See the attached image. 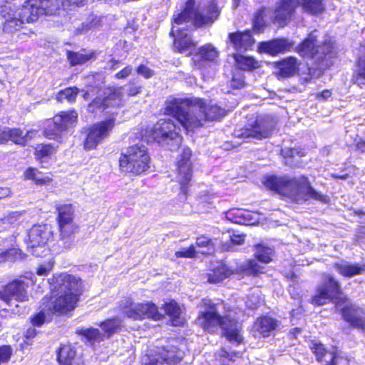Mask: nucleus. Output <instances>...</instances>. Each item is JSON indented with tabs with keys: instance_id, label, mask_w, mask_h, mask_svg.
<instances>
[{
	"instance_id": "obj_1",
	"label": "nucleus",
	"mask_w": 365,
	"mask_h": 365,
	"mask_svg": "<svg viewBox=\"0 0 365 365\" xmlns=\"http://www.w3.org/2000/svg\"><path fill=\"white\" fill-rule=\"evenodd\" d=\"M165 112L187 131L202 127L206 121L219 120L226 114L224 108L217 105L206 106L202 99L193 98L168 99Z\"/></svg>"
},
{
	"instance_id": "obj_2",
	"label": "nucleus",
	"mask_w": 365,
	"mask_h": 365,
	"mask_svg": "<svg viewBox=\"0 0 365 365\" xmlns=\"http://www.w3.org/2000/svg\"><path fill=\"white\" fill-rule=\"evenodd\" d=\"M219 15V9L214 2L210 3L205 10L200 6L196 7L195 0H187L184 10L174 19L170 33L175 37V48L182 53L194 47L195 44L190 36V29L212 24Z\"/></svg>"
},
{
	"instance_id": "obj_3",
	"label": "nucleus",
	"mask_w": 365,
	"mask_h": 365,
	"mask_svg": "<svg viewBox=\"0 0 365 365\" xmlns=\"http://www.w3.org/2000/svg\"><path fill=\"white\" fill-rule=\"evenodd\" d=\"M98 79V83L96 87L98 88L97 96L93 100V107L103 110H108L106 113L110 114L109 117L93 125V149L98 144L107 138L110 132L115 125V113L112 110L118 107L122 103L123 89L122 88L101 87L104 83V76L101 73L93 74V80Z\"/></svg>"
},
{
	"instance_id": "obj_4",
	"label": "nucleus",
	"mask_w": 365,
	"mask_h": 365,
	"mask_svg": "<svg viewBox=\"0 0 365 365\" xmlns=\"http://www.w3.org/2000/svg\"><path fill=\"white\" fill-rule=\"evenodd\" d=\"M264 185L270 190L289 197L297 203L314 200L327 203L329 198L327 195L315 190L308 178L304 175L290 178L287 176L270 175L264 178Z\"/></svg>"
},
{
	"instance_id": "obj_5",
	"label": "nucleus",
	"mask_w": 365,
	"mask_h": 365,
	"mask_svg": "<svg viewBox=\"0 0 365 365\" xmlns=\"http://www.w3.org/2000/svg\"><path fill=\"white\" fill-rule=\"evenodd\" d=\"M223 307L222 302L213 303L210 299H204L196 323L208 332H215L221 328L229 340L239 344L242 341L240 334V324L230 315L222 316L220 312Z\"/></svg>"
},
{
	"instance_id": "obj_6",
	"label": "nucleus",
	"mask_w": 365,
	"mask_h": 365,
	"mask_svg": "<svg viewBox=\"0 0 365 365\" xmlns=\"http://www.w3.org/2000/svg\"><path fill=\"white\" fill-rule=\"evenodd\" d=\"M50 284L52 293L58 297L49 306L48 311L62 315L73 310L78 300L81 281L71 274H61L53 276Z\"/></svg>"
},
{
	"instance_id": "obj_7",
	"label": "nucleus",
	"mask_w": 365,
	"mask_h": 365,
	"mask_svg": "<svg viewBox=\"0 0 365 365\" xmlns=\"http://www.w3.org/2000/svg\"><path fill=\"white\" fill-rule=\"evenodd\" d=\"M317 31H314L300 43L297 52L303 58L311 60L319 69H326L331 64L335 56L333 43L330 39L319 41Z\"/></svg>"
},
{
	"instance_id": "obj_8",
	"label": "nucleus",
	"mask_w": 365,
	"mask_h": 365,
	"mask_svg": "<svg viewBox=\"0 0 365 365\" xmlns=\"http://www.w3.org/2000/svg\"><path fill=\"white\" fill-rule=\"evenodd\" d=\"M298 6H301L303 11L311 15L319 14L325 9L323 0H279L274 11V21L284 26Z\"/></svg>"
},
{
	"instance_id": "obj_9",
	"label": "nucleus",
	"mask_w": 365,
	"mask_h": 365,
	"mask_svg": "<svg viewBox=\"0 0 365 365\" xmlns=\"http://www.w3.org/2000/svg\"><path fill=\"white\" fill-rule=\"evenodd\" d=\"M150 157L148 148L143 144L138 143L127 148L119 160L123 171L138 175L148 171L150 168Z\"/></svg>"
},
{
	"instance_id": "obj_10",
	"label": "nucleus",
	"mask_w": 365,
	"mask_h": 365,
	"mask_svg": "<svg viewBox=\"0 0 365 365\" xmlns=\"http://www.w3.org/2000/svg\"><path fill=\"white\" fill-rule=\"evenodd\" d=\"M78 114L75 110L62 111L46 122L44 135L49 139L63 142L76 126Z\"/></svg>"
},
{
	"instance_id": "obj_11",
	"label": "nucleus",
	"mask_w": 365,
	"mask_h": 365,
	"mask_svg": "<svg viewBox=\"0 0 365 365\" xmlns=\"http://www.w3.org/2000/svg\"><path fill=\"white\" fill-rule=\"evenodd\" d=\"M61 14L59 0H28L18 11L17 16L23 24L31 23L40 16Z\"/></svg>"
},
{
	"instance_id": "obj_12",
	"label": "nucleus",
	"mask_w": 365,
	"mask_h": 365,
	"mask_svg": "<svg viewBox=\"0 0 365 365\" xmlns=\"http://www.w3.org/2000/svg\"><path fill=\"white\" fill-rule=\"evenodd\" d=\"M178 130V127L172 119L160 120L150 131L154 140L170 150H177L181 142L182 137Z\"/></svg>"
},
{
	"instance_id": "obj_13",
	"label": "nucleus",
	"mask_w": 365,
	"mask_h": 365,
	"mask_svg": "<svg viewBox=\"0 0 365 365\" xmlns=\"http://www.w3.org/2000/svg\"><path fill=\"white\" fill-rule=\"evenodd\" d=\"M276 125L275 120L269 115L257 118L253 123H249L245 128L235 131L237 137L244 139H257L268 138Z\"/></svg>"
},
{
	"instance_id": "obj_14",
	"label": "nucleus",
	"mask_w": 365,
	"mask_h": 365,
	"mask_svg": "<svg viewBox=\"0 0 365 365\" xmlns=\"http://www.w3.org/2000/svg\"><path fill=\"white\" fill-rule=\"evenodd\" d=\"M119 307L127 317L134 320L145 318L160 320L163 317L152 302L134 304L130 299L125 298L120 302Z\"/></svg>"
},
{
	"instance_id": "obj_15",
	"label": "nucleus",
	"mask_w": 365,
	"mask_h": 365,
	"mask_svg": "<svg viewBox=\"0 0 365 365\" xmlns=\"http://www.w3.org/2000/svg\"><path fill=\"white\" fill-rule=\"evenodd\" d=\"M184 353L175 346L158 348L154 353L146 354L141 358V365H179Z\"/></svg>"
},
{
	"instance_id": "obj_16",
	"label": "nucleus",
	"mask_w": 365,
	"mask_h": 365,
	"mask_svg": "<svg viewBox=\"0 0 365 365\" xmlns=\"http://www.w3.org/2000/svg\"><path fill=\"white\" fill-rule=\"evenodd\" d=\"M341 292V285L338 280L330 274L323 277L319 284L312 302L314 304L321 306L336 298Z\"/></svg>"
},
{
	"instance_id": "obj_17",
	"label": "nucleus",
	"mask_w": 365,
	"mask_h": 365,
	"mask_svg": "<svg viewBox=\"0 0 365 365\" xmlns=\"http://www.w3.org/2000/svg\"><path fill=\"white\" fill-rule=\"evenodd\" d=\"M27 284L23 280L16 279L0 288V299L8 305L11 304L13 299L16 302L28 300Z\"/></svg>"
},
{
	"instance_id": "obj_18",
	"label": "nucleus",
	"mask_w": 365,
	"mask_h": 365,
	"mask_svg": "<svg viewBox=\"0 0 365 365\" xmlns=\"http://www.w3.org/2000/svg\"><path fill=\"white\" fill-rule=\"evenodd\" d=\"M58 210V222L61 239H65L73 234L77 227L73 222V209L71 205H63L56 207Z\"/></svg>"
},
{
	"instance_id": "obj_19",
	"label": "nucleus",
	"mask_w": 365,
	"mask_h": 365,
	"mask_svg": "<svg viewBox=\"0 0 365 365\" xmlns=\"http://www.w3.org/2000/svg\"><path fill=\"white\" fill-rule=\"evenodd\" d=\"M192 151L189 148H183L180 159L177 163L178 180L181 185L182 192L186 193V186L192 178Z\"/></svg>"
},
{
	"instance_id": "obj_20",
	"label": "nucleus",
	"mask_w": 365,
	"mask_h": 365,
	"mask_svg": "<svg viewBox=\"0 0 365 365\" xmlns=\"http://www.w3.org/2000/svg\"><path fill=\"white\" fill-rule=\"evenodd\" d=\"M342 318L351 327L365 331V314L362 309L354 304H347L341 310Z\"/></svg>"
},
{
	"instance_id": "obj_21",
	"label": "nucleus",
	"mask_w": 365,
	"mask_h": 365,
	"mask_svg": "<svg viewBox=\"0 0 365 365\" xmlns=\"http://www.w3.org/2000/svg\"><path fill=\"white\" fill-rule=\"evenodd\" d=\"M228 37L230 44L238 52H244L250 49L255 43L250 31L230 33Z\"/></svg>"
},
{
	"instance_id": "obj_22",
	"label": "nucleus",
	"mask_w": 365,
	"mask_h": 365,
	"mask_svg": "<svg viewBox=\"0 0 365 365\" xmlns=\"http://www.w3.org/2000/svg\"><path fill=\"white\" fill-rule=\"evenodd\" d=\"M293 46V42L287 38H277L261 43L259 48L262 52L276 55L279 53L290 51Z\"/></svg>"
},
{
	"instance_id": "obj_23",
	"label": "nucleus",
	"mask_w": 365,
	"mask_h": 365,
	"mask_svg": "<svg viewBox=\"0 0 365 365\" xmlns=\"http://www.w3.org/2000/svg\"><path fill=\"white\" fill-rule=\"evenodd\" d=\"M29 246L34 247L47 244L52 234L50 228L46 225H34L29 232Z\"/></svg>"
},
{
	"instance_id": "obj_24",
	"label": "nucleus",
	"mask_w": 365,
	"mask_h": 365,
	"mask_svg": "<svg viewBox=\"0 0 365 365\" xmlns=\"http://www.w3.org/2000/svg\"><path fill=\"white\" fill-rule=\"evenodd\" d=\"M333 267L339 274L348 278L365 272V264L351 263L344 259L334 262Z\"/></svg>"
},
{
	"instance_id": "obj_25",
	"label": "nucleus",
	"mask_w": 365,
	"mask_h": 365,
	"mask_svg": "<svg viewBox=\"0 0 365 365\" xmlns=\"http://www.w3.org/2000/svg\"><path fill=\"white\" fill-rule=\"evenodd\" d=\"M280 325V322L269 316H263L255 322L254 329L259 332L262 336L266 337L276 330Z\"/></svg>"
},
{
	"instance_id": "obj_26",
	"label": "nucleus",
	"mask_w": 365,
	"mask_h": 365,
	"mask_svg": "<svg viewBox=\"0 0 365 365\" xmlns=\"http://www.w3.org/2000/svg\"><path fill=\"white\" fill-rule=\"evenodd\" d=\"M277 75L282 78H289L297 73L299 69L298 60L295 57H288L276 63Z\"/></svg>"
},
{
	"instance_id": "obj_27",
	"label": "nucleus",
	"mask_w": 365,
	"mask_h": 365,
	"mask_svg": "<svg viewBox=\"0 0 365 365\" xmlns=\"http://www.w3.org/2000/svg\"><path fill=\"white\" fill-rule=\"evenodd\" d=\"M226 217L231 222L240 225H251L255 222L253 214L243 209L234 208L229 210L226 214Z\"/></svg>"
},
{
	"instance_id": "obj_28",
	"label": "nucleus",
	"mask_w": 365,
	"mask_h": 365,
	"mask_svg": "<svg viewBox=\"0 0 365 365\" xmlns=\"http://www.w3.org/2000/svg\"><path fill=\"white\" fill-rule=\"evenodd\" d=\"M218 51L211 44L203 46L199 48L192 60L198 68L201 67V61H215L218 57Z\"/></svg>"
},
{
	"instance_id": "obj_29",
	"label": "nucleus",
	"mask_w": 365,
	"mask_h": 365,
	"mask_svg": "<svg viewBox=\"0 0 365 365\" xmlns=\"http://www.w3.org/2000/svg\"><path fill=\"white\" fill-rule=\"evenodd\" d=\"M7 141L11 140L18 145H24L29 140L33 138L36 134V131H28L25 135L19 128H6Z\"/></svg>"
},
{
	"instance_id": "obj_30",
	"label": "nucleus",
	"mask_w": 365,
	"mask_h": 365,
	"mask_svg": "<svg viewBox=\"0 0 365 365\" xmlns=\"http://www.w3.org/2000/svg\"><path fill=\"white\" fill-rule=\"evenodd\" d=\"M232 272L225 264H220L210 272L206 274L207 280L210 283H219L229 277Z\"/></svg>"
},
{
	"instance_id": "obj_31",
	"label": "nucleus",
	"mask_w": 365,
	"mask_h": 365,
	"mask_svg": "<svg viewBox=\"0 0 365 365\" xmlns=\"http://www.w3.org/2000/svg\"><path fill=\"white\" fill-rule=\"evenodd\" d=\"M79 358L81 356L76 355V351L70 344L63 345L58 352V360L61 365Z\"/></svg>"
},
{
	"instance_id": "obj_32",
	"label": "nucleus",
	"mask_w": 365,
	"mask_h": 365,
	"mask_svg": "<svg viewBox=\"0 0 365 365\" xmlns=\"http://www.w3.org/2000/svg\"><path fill=\"white\" fill-rule=\"evenodd\" d=\"M355 83L361 86L365 85V46H361L357 61V71L354 76Z\"/></svg>"
},
{
	"instance_id": "obj_33",
	"label": "nucleus",
	"mask_w": 365,
	"mask_h": 365,
	"mask_svg": "<svg viewBox=\"0 0 365 365\" xmlns=\"http://www.w3.org/2000/svg\"><path fill=\"white\" fill-rule=\"evenodd\" d=\"M5 22L4 23L3 31L7 33H11L19 30L24 24L21 19L16 14L10 12L7 14V17L4 18Z\"/></svg>"
},
{
	"instance_id": "obj_34",
	"label": "nucleus",
	"mask_w": 365,
	"mask_h": 365,
	"mask_svg": "<svg viewBox=\"0 0 365 365\" xmlns=\"http://www.w3.org/2000/svg\"><path fill=\"white\" fill-rule=\"evenodd\" d=\"M163 309L166 314L173 319V324L178 325L182 322L180 319V309L178 304L173 300L165 302L163 304Z\"/></svg>"
},
{
	"instance_id": "obj_35",
	"label": "nucleus",
	"mask_w": 365,
	"mask_h": 365,
	"mask_svg": "<svg viewBox=\"0 0 365 365\" xmlns=\"http://www.w3.org/2000/svg\"><path fill=\"white\" fill-rule=\"evenodd\" d=\"M24 175L26 179L32 180L39 185H46L51 181V178L48 175H45L41 172L32 168L27 169Z\"/></svg>"
},
{
	"instance_id": "obj_36",
	"label": "nucleus",
	"mask_w": 365,
	"mask_h": 365,
	"mask_svg": "<svg viewBox=\"0 0 365 365\" xmlns=\"http://www.w3.org/2000/svg\"><path fill=\"white\" fill-rule=\"evenodd\" d=\"M255 257L262 263H268L272 259L273 250L268 247L262 245L255 246Z\"/></svg>"
},
{
	"instance_id": "obj_37",
	"label": "nucleus",
	"mask_w": 365,
	"mask_h": 365,
	"mask_svg": "<svg viewBox=\"0 0 365 365\" xmlns=\"http://www.w3.org/2000/svg\"><path fill=\"white\" fill-rule=\"evenodd\" d=\"M235 60L240 70L251 71L259 66L258 62L252 57L239 55L235 57Z\"/></svg>"
},
{
	"instance_id": "obj_38",
	"label": "nucleus",
	"mask_w": 365,
	"mask_h": 365,
	"mask_svg": "<svg viewBox=\"0 0 365 365\" xmlns=\"http://www.w3.org/2000/svg\"><path fill=\"white\" fill-rule=\"evenodd\" d=\"M24 255L21 250L13 248L0 253V263L6 261H16L24 259Z\"/></svg>"
},
{
	"instance_id": "obj_39",
	"label": "nucleus",
	"mask_w": 365,
	"mask_h": 365,
	"mask_svg": "<svg viewBox=\"0 0 365 365\" xmlns=\"http://www.w3.org/2000/svg\"><path fill=\"white\" fill-rule=\"evenodd\" d=\"M101 326L105 334H106V336L109 337L111 334L120 329L121 322L118 319H108L102 323Z\"/></svg>"
},
{
	"instance_id": "obj_40",
	"label": "nucleus",
	"mask_w": 365,
	"mask_h": 365,
	"mask_svg": "<svg viewBox=\"0 0 365 365\" xmlns=\"http://www.w3.org/2000/svg\"><path fill=\"white\" fill-rule=\"evenodd\" d=\"M78 89L76 87L67 88L65 90L59 91L57 94V100L58 101H63L64 100L68 102H73L76 99Z\"/></svg>"
},
{
	"instance_id": "obj_41",
	"label": "nucleus",
	"mask_w": 365,
	"mask_h": 365,
	"mask_svg": "<svg viewBox=\"0 0 365 365\" xmlns=\"http://www.w3.org/2000/svg\"><path fill=\"white\" fill-rule=\"evenodd\" d=\"M281 152L282 156L286 160V164L290 165L297 163V161H294L293 159L297 157L300 158L302 155L301 152L296 148H285L282 149Z\"/></svg>"
},
{
	"instance_id": "obj_42",
	"label": "nucleus",
	"mask_w": 365,
	"mask_h": 365,
	"mask_svg": "<svg viewBox=\"0 0 365 365\" xmlns=\"http://www.w3.org/2000/svg\"><path fill=\"white\" fill-rule=\"evenodd\" d=\"M196 245L199 247L205 248V250L200 251V252L203 255L210 254L214 250L211 240L205 236H201L197 238Z\"/></svg>"
},
{
	"instance_id": "obj_43",
	"label": "nucleus",
	"mask_w": 365,
	"mask_h": 365,
	"mask_svg": "<svg viewBox=\"0 0 365 365\" xmlns=\"http://www.w3.org/2000/svg\"><path fill=\"white\" fill-rule=\"evenodd\" d=\"M253 29L257 33H260L264 30L265 21L264 19V10H258L253 19Z\"/></svg>"
},
{
	"instance_id": "obj_44",
	"label": "nucleus",
	"mask_w": 365,
	"mask_h": 365,
	"mask_svg": "<svg viewBox=\"0 0 365 365\" xmlns=\"http://www.w3.org/2000/svg\"><path fill=\"white\" fill-rule=\"evenodd\" d=\"M67 57L71 66L83 64L89 59L87 55L72 51L67 52Z\"/></svg>"
},
{
	"instance_id": "obj_45",
	"label": "nucleus",
	"mask_w": 365,
	"mask_h": 365,
	"mask_svg": "<svg viewBox=\"0 0 365 365\" xmlns=\"http://www.w3.org/2000/svg\"><path fill=\"white\" fill-rule=\"evenodd\" d=\"M86 0H61L59 1L61 12L66 10H72L76 7L83 6Z\"/></svg>"
},
{
	"instance_id": "obj_46",
	"label": "nucleus",
	"mask_w": 365,
	"mask_h": 365,
	"mask_svg": "<svg viewBox=\"0 0 365 365\" xmlns=\"http://www.w3.org/2000/svg\"><path fill=\"white\" fill-rule=\"evenodd\" d=\"M310 349L313 354L315 355L317 360L322 361V356L327 350L324 348V345L320 342L312 341L309 344Z\"/></svg>"
},
{
	"instance_id": "obj_47",
	"label": "nucleus",
	"mask_w": 365,
	"mask_h": 365,
	"mask_svg": "<svg viewBox=\"0 0 365 365\" xmlns=\"http://www.w3.org/2000/svg\"><path fill=\"white\" fill-rule=\"evenodd\" d=\"M230 86L233 88H241L245 86L244 75L242 71H236L233 73Z\"/></svg>"
},
{
	"instance_id": "obj_48",
	"label": "nucleus",
	"mask_w": 365,
	"mask_h": 365,
	"mask_svg": "<svg viewBox=\"0 0 365 365\" xmlns=\"http://www.w3.org/2000/svg\"><path fill=\"white\" fill-rule=\"evenodd\" d=\"M27 247L33 255L38 257L46 256L49 252L46 244L39 245L34 247H29L28 245Z\"/></svg>"
},
{
	"instance_id": "obj_49",
	"label": "nucleus",
	"mask_w": 365,
	"mask_h": 365,
	"mask_svg": "<svg viewBox=\"0 0 365 365\" xmlns=\"http://www.w3.org/2000/svg\"><path fill=\"white\" fill-rule=\"evenodd\" d=\"M55 147L51 145H41L36 149V155L38 158L47 157L55 151Z\"/></svg>"
},
{
	"instance_id": "obj_50",
	"label": "nucleus",
	"mask_w": 365,
	"mask_h": 365,
	"mask_svg": "<svg viewBox=\"0 0 365 365\" xmlns=\"http://www.w3.org/2000/svg\"><path fill=\"white\" fill-rule=\"evenodd\" d=\"M46 312L51 313L48 309L46 310L45 309H43L40 312L31 318V323L33 326L40 327L44 323L46 317Z\"/></svg>"
},
{
	"instance_id": "obj_51",
	"label": "nucleus",
	"mask_w": 365,
	"mask_h": 365,
	"mask_svg": "<svg viewBox=\"0 0 365 365\" xmlns=\"http://www.w3.org/2000/svg\"><path fill=\"white\" fill-rule=\"evenodd\" d=\"M195 249L193 245L190 246L187 248H182V250L175 252L177 257H185L192 258L195 256Z\"/></svg>"
},
{
	"instance_id": "obj_52",
	"label": "nucleus",
	"mask_w": 365,
	"mask_h": 365,
	"mask_svg": "<svg viewBox=\"0 0 365 365\" xmlns=\"http://www.w3.org/2000/svg\"><path fill=\"white\" fill-rule=\"evenodd\" d=\"M336 354L337 351L334 349L327 351L326 354H324V356H322V361H319L324 362L325 365H334Z\"/></svg>"
},
{
	"instance_id": "obj_53",
	"label": "nucleus",
	"mask_w": 365,
	"mask_h": 365,
	"mask_svg": "<svg viewBox=\"0 0 365 365\" xmlns=\"http://www.w3.org/2000/svg\"><path fill=\"white\" fill-rule=\"evenodd\" d=\"M351 359L343 352H338L334 365H349Z\"/></svg>"
},
{
	"instance_id": "obj_54",
	"label": "nucleus",
	"mask_w": 365,
	"mask_h": 365,
	"mask_svg": "<svg viewBox=\"0 0 365 365\" xmlns=\"http://www.w3.org/2000/svg\"><path fill=\"white\" fill-rule=\"evenodd\" d=\"M138 74L145 78H150L154 75V71L145 65H140L137 68Z\"/></svg>"
},
{
	"instance_id": "obj_55",
	"label": "nucleus",
	"mask_w": 365,
	"mask_h": 365,
	"mask_svg": "<svg viewBox=\"0 0 365 365\" xmlns=\"http://www.w3.org/2000/svg\"><path fill=\"white\" fill-rule=\"evenodd\" d=\"M11 12L9 3L6 0H0V14L3 18H6L7 14Z\"/></svg>"
},
{
	"instance_id": "obj_56",
	"label": "nucleus",
	"mask_w": 365,
	"mask_h": 365,
	"mask_svg": "<svg viewBox=\"0 0 365 365\" xmlns=\"http://www.w3.org/2000/svg\"><path fill=\"white\" fill-rule=\"evenodd\" d=\"M20 216H21V214L19 212H12L4 218V220H3L4 223L14 225L18 221Z\"/></svg>"
},
{
	"instance_id": "obj_57",
	"label": "nucleus",
	"mask_w": 365,
	"mask_h": 365,
	"mask_svg": "<svg viewBox=\"0 0 365 365\" xmlns=\"http://www.w3.org/2000/svg\"><path fill=\"white\" fill-rule=\"evenodd\" d=\"M245 269L251 273L256 274L259 272L260 267L255 260H249L245 264Z\"/></svg>"
},
{
	"instance_id": "obj_58",
	"label": "nucleus",
	"mask_w": 365,
	"mask_h": 365,
	"mask_svg": "<svg viewBox=\"0 0 365 365\" xmlns=\"http://www.w3.org/2000/svg\"><path fill=\"white\" fill-rule=\"evenodd\" d=\"M133 71L130 66L125 67L123 69L120 71L115 74V78L118 79H123L129 76Z\"/></svg>"
},
{
	"instance_id": "obj_59",
	"label": "nucleus",
	"mask_w": 365,
	"mask_h": 365,
	"mask_svg": "<svg viewBox=\"0 0 365 365\" xmlns=\"http://www.w3.org/2000/svg\"><path fill=\"white\" fill-rule=\"evenodd\" d=\"M11 195V190L8 187H0V200L10 197Z\"/></svg>"
},
{
	"instance_id": "obj_60",
	"label": "nucleus",
	"mask_w": 365,
	"mask_h": 365,
	"mask_svg": "<svg viewBox=\"0 0 365 365\" xmlns=\"http://www.w3.org/2000/svg\"><path fill=\"white\" fill-rule=\"evenodd\" d=\"M141 87L139 86L132 85L127 90V93L129 96H135L140 92Z\"/></svg>"
},
{
	"instance_id": "obj_61",
	"label": "nucleus",
	"mask_w": 365,
	"mask_h": 365,
	"mask_svg": "<svg viewBox=\"0 0 365 365\" xmlns=\"http://www.w3.org/2000/svg\"><path fill=\"white\" fill-rule=\"evenodd\" d=\"M79 334L83 336L85 339L86 341L91 342V329H81L79 331Z\"/></svg>"
},
{
	"instance_id": "obj_62",
	"label": "nucleus",
	"mask_w": 365,
	"mask_h": 365,
	"mask_svg": "<svg viewBox=\"0 0 365 365\" xmlns=\"http://www.w3.org/2000/svg\"><path fill=\"white\" fill-rule=\"evenodd\" d=\"M91 136V128L87 129L86 130V139L84 143V148L86 150H90L91 149V142L90 138Z\"/></svg>"
},
{
	"instance_id": "obj_63",
	"label": "nucleus",
	"mask_w": 365,
	"mask_h": 365,
	"mask_svg": "<svg viewBox=\"0 0 365 365\" xmlns=\"http://www.w3.org/2000/svg\"><path fill=\"white\" fill-rule=\"evenodd\" d=\"M245 236L244 235H233L231 237V241L233 244L240 245L244 242Z\"/></svg>"
},
{
	"instance_id": "obj_64",
	"label": "nucleus",
	"mask_w": 365,
	"mask_h": 365,
	"mask_svg": "<svg viewBox=\"0 0 365 365\" xmlns=\"http://www.w3.org/2000/svg\"><path fill=\"white\" fill-rule=\"evenodd\" d=\"M36 331L35 328L31 327L26 331L24 336L27 340H29L34 338L36 336Z\"/></svg>"
}]
</instances>
